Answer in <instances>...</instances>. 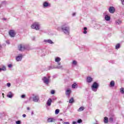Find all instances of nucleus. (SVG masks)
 <instances>
[{
	"label": "nucleus",
	"mask_w": 124,
	"mask_h": 124,
	"mask_svg": "<svg viewBox=\"0 0 124 124\" xmlns=\"http://www.w3.org/2000/svg\"><path fill=\"white\" fill-rule=\"evenodd\" d=\"M78 124H81L82 123V120L81 119H78L77 121Z\"/></svg>",
	"instance_id": "2f4dec72"
},
{
	"label": "nucleus",
	"mask_w": 124,
	"mask_h": 124,
	"mask_svg": "<svg viewBox=\"0 0 124 124\" xmlns=\"http://www.w3.org/2000/svg\"><path fill=\"white\" fill-rule=\"evenodd\" d=\"M93 80V78L91 77H88L86 78V82L87 83H92Z\"/></svg>",
	"instance_id": "ddd939ff"
},
{
	"label": "nucleus",
	"mask_w": 124,
	"mask_h": 124,
	"mask_svg": "<svg viewBox=\"0 0 124 124\" xmlns=\"http://www.w3.org/2000/svg\"><path fill=\"white\" fill-rule=\"evenodd\" d=\"M51 77L48 76V78L46 77H44L42 78V80L43 81L44 83L46 85H48L49 84V82H50V78Z\"/></svg>",
	"instance_id": "39448f33"
},
{
	"label": "nucleus",
	"mask_w": 124,
	"mask_h": 124,
	"mask_svg": "<svg viewBox=\"0 0 124 124\" xmlns=\"http://www.w3.org/2000/svg\"><path fill=\"white\" fill-rule=\"evenodd\" d=\"M108 117H105L104 118V124H108Z\"/></svg>",
	"instance_id": "4be33fe9"
},
{
	"label": "nucleus",
	"mask_w": 124,
	"mask_h": 124,
	"mask_svg": "<svg viewBox=\"0 0 124 124\" xmlns=\"http://www.w3.org/2000/svg\"><path fill=\"white\" fill-rule=\"evenodd\" d=\"M50 5H51L50 4V3H49V2L47 1H45L43 3V6L44 8L48 7V6H50Z\"/></svg>",
	"instance_id": "f8f14e48"
},
{
	"label": "nucleus",
	"mask_w": 124,
	"mask_h": 124,
	"mask_svg": "<svg viewBox=\"0 0 124 124\" xmlns=\"http://www.w3.org/2000/svg\"><path fill=\"white\" fill-rule=\"evenodd\" d=\"M0 48H1V45H0Z\"/></svg>",
	"instance_id": "8fccbe9b"
},
{
	"label": "nucleus",
	"mask_w": 124,
	"mask_h": 124,
	"mask_svg": "<svg viewBox=\"0 0 124 124\" xmlns=\"http://www.w3.org/2000/svg\"><path fill=\"white\" fill-rule=\"evenodd\" d=\"M105 20L108 21H110L111 20V17H110L108 15H106L105 16Z\"/></svg>",
	"instance_id": "a211bd4d"
},
{
	"label": "nucleus",
	"mask_w": 124,
	"mask_h": 124,
	"mask_svg": "<svg viewBox=\"0 0 124 124\" xmlns=\"http://www.w3.org/2000/svg\"><path fill=\"white\" fill-rule=\"evenodd\" d=\"M44 42H46V43H49V44H54V42L51 40H44Z\"/></svg>",
	"instance_id": "dca6fc26"
},
{
	"label": "nucleus",
	"mask_w": 124,
	"mask_h": 124,
	"mask_svg": "<svg viewBox=\"0 0 124 124\" xmlns=\"http://www.w3.org/2000/svg\"><path fill=\"white\" fill-rule=\"evenodd\" d=\"M121 47V45L120 44H117L115 46V49L116 50H118V49H120V47Z\"/></svg>",
	"instance_id": "393cba45"
},
{
	"label": "nucleus",
	"mask_w": 124,
	"mask_h": 124,
	"mask_svg": "<svg viewBox=\"0 0 124 124\" xmlns=\"http://www.w3.org/2000/svg\"><path fill=\"white\" fill-rule=\"evenodd\" d=\"M56 119L53 118H49L47 119V123H55Z\"/></svg>",
	"instance_id": "2eb2a0df"
},
{
	"label": "nucleus",
	"mask_w": 124,
	"mask_h": 124,
	"mask_svg": "<svg viewBox=\"0 0 124 124\" xmlns=\"http://www.w3.org/2000/svg\"><path fill=\"white\" fill-rule=\"evenodd\" d=\"M76 86H77V84L75 83L72 85V89H75L76 88Z\"/></svg>",
	"instance_id": "cd10ccee"
},
{
	"label": "nucleus",
	"mask_w": 124,
	"mask_h": 124,
	"mask_svg": "<svg viewBox=\"0 0 124 124\" xmlns=\"http://www.w3.org/2000/svg\"><path fill=\"white\" fill-rule=\"evenodd\" d=\"M22 117L23 118H26V117H27V115L26 114H23Z\"/></svg>",
	"instance_id": "ea45409f"
},
{
	"label": "nucleus",
	"mask_w": 124,
	"mask_h": 124,
	"mask_svg": "<svg viewBox=\"0 0 124 124\" xmlns=\"http://www.w3.org/2000/svg\"><path fill=\"white\" fill-rule=\"evenodd\" d=\"M3 20H4V21H5V20H6V18H3Z\"/></svg>",
	"instance_id": "49530a36"
},
{
	"label": "nucleus",
	"mask_w": 124,
	"mask_h": 124,
	"mask_svg": "<svg viewBox=\"0 0 124 124\" xmlns=\"http://www.w3.org/2000/svg\"><path fill=\"white\" fill-rule=\"evenodd\" d=\"M27 110H31V108H30L28 107V108H27Z\"/></svg>",
	"instance_id": "a18cd8bd"
},
{
	"label": "nucleus",
	"mask_w": 124,
	"mask_h": 124,
	"mask_svg": "<svg viewBox=\"0 0 124 124\" xmlns=\"http://www.w3.org/2000/svg\"><path fill=\"white\" fill-rule=\"evenodd\" d=\"M52 102H53V100H52V99L49 98L46 102V105H47V106H51V104L52 103Z\"/></svg>",
	"instance_id": "f3484780"
},
{
	"label": "nucleus",
	"mask_w": 124,
	"mask_h": 124,
	"mask_svg": "<svg viewBox=\"0 0 124 124\" xmlns=\"http://www.w3.org/2000/svg\"><path fill=\"white\" fill-rule=\"evenodd\" d=\"M7 86L8 87V88H10V87L11 86V84L10 83H7Z\"/></svg>",
	"instance_id": "72a5a7b5"
},
{
	"label": "nucleus",
	"mask_w": 124,
	"mask_h": 124,
	"mask_svg": "<svg viewBox=\"0 0 124 124\" xmlns=\"http://www.w3.org/2000/svg\"><path fill=\"white\" fill-rule=\"evenodd\" d=\"M51 94H55V91L52 90L51 91Z\"/></svg>",
	"instance_id": "c9c22d12"
},
{
	"label": "nucleus",
	"mask_w": 124,
	"mask_h": 124,
	"mask_svg": "<svg viewBox=\"0 0 124 124\" xmlns=\"http://www.w3.org/2000/svg\"><path fill=\"white\" fill-rule=\"evenodd\" d=\"M6 43H7V44H9V43H9V41H6Z\"/></svg>",
	"instance_id": "c03bdc74"
},
{
	"label": "nucleus",
	"mask_w": 124,
	"mask_h": 124,
	"mask_svg": "<svg viewBox=\"0 0 124 124\" xmlns=\"http://www.w3.org/2000/svg\"><path fill=\"white\" fill-rule=\"evenodd\" d=\"M61 30L63 32V33L67 35H68L70 32V27L66 23L63 24L61 26Z\"/></svg>",
	"instance_id": "f257e3e1"
},
{
	"label": "nucleus",
	"mask_w": 124,
	"mask_h": 124,
	"mask_svg": "<svg viewBox=\"0 0 124 124\" xmlns=\"http://www.w3.org/2000/svg\"><path fill=\"white\" fill-rule=\"evenodd\" d=\"M40 52H42V50H40Z\"/></svg>",
	"instance_id": "3c124183"
},
{
	"label": "nucleus",
	"mask_w": 124,
	"mask_h": 124,
	"mask_svg": "<svg viewBox=\"0 0 124 124\" xmlns=\"http://www.w3.org/2000/svg\"><path fill=\"white\" fill-rule=\"evenodd\" d=\"M99 87V84H98V83L94 82L93 83V85L91 86L92 90L93 91V92H94L95 93L96 92H97V90Z\"/></svg>",
	"instance_id": "20e7f679"
},
{
	"label": "nucleus",
	"mask_w": 124,
	"mask_h": 124,
	"mask_svg": "<svg viewBox=\"0 0 124 124\" xmlns=\"http://www.w3.org/2000/svg\"><path fill=\"white\" fill-rule=\"evenodd\" d=\"M108 121L109 122H110V123H113V122L114 121V118H113V117H110Z\"/></svg>",
	"instance_id": "bb28decb"
},
{
	"label": "nucleus",
	"mask_w": 124,
	"mask_h": 124,
	"mask_svg": "<svg viewBox=\"0 0 124 124\" xmlns=\"http://www.w3.org/2000/svg\"><path fill=\"white\" fill-rule=\"evenodd\" d=\"M87 30H88V28L87 27H84L83 28V33L84 34H87Z\"/></svg>",
	"instance_id": "b1692460"
},
{
	"label": "nucleus",
	"mask_w": 124,
	"mask_h": 124,
	"mask_svg": "<svg viewBox=\"0 0 124 124\" xmlns=\"http://www.w3.org/2000/svg\"><path fill=\"white\" fill-rule=\"evenodd\" d=\"M120 93H121L124 94V88H121L120 89Z\"/></svg>",
	"instance_id": "c85d7f7f"
},
{
	"label": "nucleus",
	"mask_w": 124,
	"mask_h": 124,
	"mask_svg": "<svg viewBox=\"0 0 124 124\" xmlns=\"http://www.w3.org/2000/svg\"><path fill=\"white\" fill-rule=\"evenodd\" d=\"M69 103H73L74 102V98L72 97L69 101Z\"/></svg>",
	"instance_id": "a878e982"
},
{
	"label": "nucleus",
	"mask_w": 124,
	"mask_h": 124,
	"mask_svg": "<svg viewBox=\"0 0 124 124\" xmlns=\"http://www.w3.org/2000/svg\"><path fill=\"white\" fill-rule=\"evenodd\" d=\"M8 67L9 68H11V67H12V64H10L8 65Z\"/></svg>",
	"instance_id": "4c0bfd02"
},
{
	"label": "nucleus",
	"mask_w": 124,
	"mask_h": 124,
	"mask_svg": "<svg viewBox=\"0 0 124 124\" xmlns=\"http://www.w3.org/2000/svg\"><path fill=\"white\" fill-rule=\"evenodd\" d=\"M31 29L35 30L36 31H39L40 30V23L37 22H34L31 25Z\"/></svg>",
	"instance_id": "7ed1b4c3"
},
{
	"label": "nucleus",
	"mask_w": 124,
	"mask_h": 124,
	"mask_svg": "<svg viewBox=\"0 0 124 124\" xmlns=\"http://www.w3.org/2000/svg\"><path fill=\"white\" fill-rule=\"evenodd\" d=\"M9 34L11 37H15L16 33H15V31H14V30H11L9 32Z\"/></svg>",
	"instance_id": "6e6552de"
},
{
	"label": "nucleus",
	"mask_w": 124,
	"mask_h": 124,
	"mask_svg": "<svg viewBox=\"0 0 124 124\" xmlns=\"http://www.w3.org/2000/svg\"><path fill=\"white\" fill-rule=\"evenodd\" d=\"M21 98H25L26 97V95L25 94H22L21 96Z\"/></svg>",
	"instance_id": "e433bc0d"
},
{
	"label": "nucleus",
	"mask_w": 124,
	"mask_h": 124,
	"mask_svg": "<svg viewBox=\"0 0 124 124\" xmlns=\"http://www.w3.org/2000/svg\"><path fill=\"white\" fill-rule=\"evenodd\" d=\"M22 59H23V55L19 54L16 57V62H21L22 61Z\"/></svg>",
	"instance_id": "1a4fd4ad"
},
{
	"label": "nucleus",
	"mask_w": 124,
	"mask_h": 124,
	"mask_svg": "<svg viewBox=\"0 0 124 124\" xmlns=\"http://www.w3.org/2000/svg\"><path fill=\"white\" fill-rule=\"evenodd\" d=\"M13 95H14V94L12 93V92H9L8 93L7 96V97H9V98H12V97H13Z\"/></svg>",
	"instance_id": "4468645a"
},
{
	"label": "nucleus",
	"mask_w": 124,
	"mask_h": 124,
	"mask_svg": "<svg viewBox=\"0 0 124 124\" xmlns=\"http://www.w3.org/2000/svg\"><path fill=\"white\" fill-rule=\"evenodd\" d=\"M0 71H6V67L5 66H2L1 68H0Z\"/></svg>",
	"instance_id": "6ab92c4d"
},
{
	"label": "nucleus",
	"mask_w": 124,
	"mask_h": 124,
	"mask_svg": "<svg viewBox=\"0 0 124 124\" xmlns=\"http://www.w3.org/2000/svg\"><path fill=\"white\" fill-rule=\"evenodd\" d=\"M32 101L34 102H38L39 101V96L38 95L32 94Z\"/></svg>",
	"instance_id": "423d86ee"
},
{
	"label": "nucleus",
	"mask_w": 124,
	"mask_h": 124,
	"mask_svg": "<svg viewBox=\"0 0 124 124\" xmlns=\"http://www.w3.org/2000/svg\"><path fill=\"white\" fill-rule=\"evenodd\" d=\"M61 58L60 57H56L55 58V62H57L58 63V66H50L48 67L49 70L50 69H54V68H57L58 69H62V66L61 65Z\"/></svg>",
	"instance_id": "f03ea898"
},
{
	"label": "nucleus",
	"mask_w": 124,
	"mask_h": 124,
	"mask_svg": "<svg viewBox=\"0 0 124 124\" xmlns=\"http://www.w3.org/2000/svg\"><path fill=\"white\" fill-rule=\"evenodd\" d=\"M16 124H21V121L18 120L16 122Z\"/></svg>",
	"instance_id": "473e14b6"
},
{
	"label": "nucleus",
	"mask_w": 124,
	"mask_h": 124,
	"mask_svg": "<svg viewBox=\"0 0 124 124\" xmlns=\"http://www.w3.org/2000/svg\"><path fill=\"white\" fill-rule=\"evenodd\" d=\"M116 25H121L122 24V20L118 19L115 21Z\"/></svg>",
	"instance_id": "412c9836"
},
{
	"label": "nucleus",
	"mask_w": 124,
	"mask_h": 124,
	"mask_svg": "<svg viewBox=\"0 0 124 124\" xmlns=\"http://www.w3.org/2000/svg\"><path fill=\"white\" fill-rule=\"evenodd\" d=\"M70 93H71V90L69 89H67L65 92V94L67 97H69L70 96Z\"/></svg>",
	"instance_id": "9b49d317"
},
{
	"label": "nucleus",
	"mask_w": 124,
	"mask_h": 124,
	"mask_svg": "<svg viewBox=\"0 0 124 124\" xmlns=\"http://www.w3.org/2000/svg\"><path fill=\"white\" fill-rule=\"evenodd\" d=\"M1 7L0 5V8Z\"/></svg>",
	"instance_id": "864d4df0"
},
{
	"label": "nucleus",
	"mask_w": 124,
	"mask_h": 124,
	"mask_svg": "<svg viewBox=\"0 0 124 124\" xmlns=\"http://www.w3.org/2000/svg\"><path fill=\"white\" fill-rule=\"evenodd\" d=\"M31 97H30V99H31Z\"/></svg>",
	"instance_id": "603ef678"
},
{
	"label": "nucleus",
	"mask_w": 124,
	"mask_h": 124,
	"mask_svg": "<svg viewBox=\"0 0 124 124\" xmlns=\"http://www.w3.org/2000/svg\"><path fill=\"white\" fill-rule=\"evenodd\" d=\"M114 86H115V82L114 81H111L110 82L109 86L111 88H113V87H114Z\"/></svg>",
	"instance_id": "aec40b11"
},
{
	"label": "nucleus",
	"mask_w": 124,
	"mask_h": 124,
	"mask_svg": "<svg viewBox=\"0 0 124 124\" xmlns=\"http://www.w3.org/2000/svg\"><path fill=\"white\" fill-rule=\"evenodd\" d=\"M72 64H73L74 65H76V64H77V61H73V62H72Z\"/></svg>",
	"instance_id": "7c9ffc66"
},
{
	"label": "nucleus",
	"mask_w": 124,
	"mask_h": 124,
	"mask_svg": "<svg viewBox=\"0 0 124 124\" xmlns=\"http://www.w3.org/2000/svg\"><path fill=\"white\" fill-rule=\"evenodd\" d=\"M59 113H60V109H57L55 110V114L56 115H58V114H59Z\"/></svg>",
	"instance_id": "c756f323"
},
{
	"label": "nucleus",
	"mask_w": 124,
	"mask_h": 124,
	"mask_svg": "<svg viewBox=\"0 0 124 124\" xmlns=\"http://www.w3.org/2000/svg\"><path fill=\"white\" fill-rule=\"evenodd\" d=\"M59 103H62V102L61 101H59L58 102Z\"/></svg>",
	"instance_id": "09e8293b"
},
{
	"label": "nucleus",
	"mask_w": 124,
	"mask_h": 124,
	"mask_svg": "<svg viewBox=\"0 0 124 124\" xmlns=\"http://www.w3.org/2000/svg\"><path fill=\"white\" fill-rule=\"evenodd\" d=\"M122 4H124V0H121Z\"/></svg>",
	"instance_id": "79ce46f5"
},
{
	"label": "nucleus",
	"mask_w": 124,
	"mask_h": 124,
	"mask_svg": "<svg viewBox=\"0 0 124 124\" xmlns=\"http://www.w3.org/2000/svg\"><path fill=\"white\" fill-rule=\"evenodd\" d=\"M76 15V13H73V14H72V16H73V17H74V16H75Z\"/></svg>",
	"instance_id": "58836bf2"
},
{
	"label": "nucleus",
	"mask_w": 124,
	"mask_h": 124,
	"mask_svg": "<svg viewBox=\"0 0 124 124\" xmlns=\"http://www.w3.org/2000/svg\"><path fill=\"white\" fill-rule=\"evenodd\" d=\"M115 10H116L115 9V7H114L113 6L109 7V8L108 9V11H109V13H111V14H113V13H114Z\"/></svg>",
	"instance_id": "9d476101"
},
{
	"label": "nucleus",
	"mask_w": 124,
	"mask_h": 124,
	"mask_svg": "<svg viewBox=\"0 0 124 124\" xmlns=\"http://www.w3.org/2000/svg\"><path fill=\"white\" fill-rule=\"evenodd\" d=\"M59 121H60V122H62V119H59Z\"/></svg>",
	"instance_id": "37998d69"
},
{
	"label": "nucleus",
	"mask_w": 124,
	"mask_h": 124,
	"mask_svg": "<svg viewBox=\"0 0 124 124\" xmlns=\"http://www.w3.org/2000/svg\"><path fill=\"white\" fill-rule=\"evenodd\" d=\"M2 95H3V97H4V93H2Z\"/></svg>",
	"instance_id": "de8ad7c7"
},
{
	"label": "nucleus",
	"mask_w": 124,
	"mask_h": 124,
	"mask_svg": "<svg viewBox=\"0 0 124 124\" xmlns=\"http://www.w3.org/2000/svg\"><path fill=\"white\" fill-rule=\"evenodd\" d=\"M62 123L63 124H70L69 122H63V121H62Z\"/></svg>",
	"instance_id": "f704fd0d"
},
{
	"label": "nucleus",
	"mask_w": 124,
	"mask_h": 124,
	"mask_svg": "<svg viewBox=\"0 0 124 124\" xmlns=\"http://www.w3.org/2000/svg\"><path fill=\"white\" fill-rule=\"evenodd\" d=\"M84 109H85V108H84V107H81L80 108H78V112H82V111H84Z\"/></svg>",
	"instance_id": "5701e85b"
},
{
	"label": "nucleus",
	"mask_w": 124,
	"mask_h": 124,
	"mask_svg": "<svg viewBox=\"0 0 124 124\" xmlns=\"http://www.w3.org/2000/svg\"><path fill=\"white\" fill-rule=\"evenodd\" d=\"M18 49L21 52H23V51H25L26 50V46L20 45L18 46Z\"/></svg>",
	"instance_id": "0eeeda50"
},
{
	"label": "nucleus",
	"mask_w": 124,
	"mask_h": 124,
	"mask_svg": "<svg viewBox=\"0 0 124 124\" xmlns=\"http://www.w3.org/2000/svg\"><path fill=\"white\" fill-rule=\"evenodd\" d=\"M78 124L77 122H75V121L73 122V124Z\"/></svg>",
	"instance_id": "a19ab883"
}]
</instances>
